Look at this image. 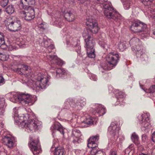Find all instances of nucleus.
<instances>
[{
	"mask_svg": "<svg viewBox=\"0 0 155 155\" xmlns=\"http://www.w3.org/2000/svg\"><path fill=\"white\" fill-rule=\"evenodd\" d=\"M106 59L108 64H105L101 68L106 70H108L112 69L111 67L109 66L112 65H116L119 60V57L118 54L115 52H111L108 54L106 57Z\"/></svg>",
	"mask_w": 155,
	"mask_h": 155,
	"instance_id": "nucleus-7",
	"label": "nucleus"
},
{
	"mask_svg": "<svg viewBox=\"0 0 155 155\" xmlns=\"http://www.w3.org/2000/svg\"><path fill=\"white\" fill-rule=\"evenodd\" d=\"M130 4L125 3L124 4V7L125 9H128L130 8Z\"/></svg>",
	"mask_w": 155,
	"mask_h": 155,
	"instance_id": "nucleus-43",
	"label": "nucleus"
},
{
	"mask_svg": "<svg viewBox=\"0 0 155 155\" xmlns=\"http://www.w3.org/2000/svg\"><path fill=\"white\" fill-rule=\"evenodd\" d=\"M78 50H79V49H81V47L80 46H78Z\"/></svg>",
	"mask_w": 155,
	"mask_h": 155,
	"instance_id": "nucleus-59",
	"label": "nucleus"
},
{
	"mask_svg": "<svg viewBox=\"0 0 155 155\" xmlns=\"http://www.w3.org/2000/svg\"><path fill=\"white\" fill-rule=\"evenodd\" d=\"M117 96L120 98H122L124 97L125 96L124 93L122 92H120L118 93H117Z\"/></svg>",
	"mask_w": 155,
	"mask_h": 155,
	"instance_id": "nucleus-40",
	"label": "nucleus"
},
{
	"mask_svg": "<svg viewBox=\"0 0 155 155\" xmlns=\"http://www.w3.org/2000/svg\"><path fill=\"white\" fill-rule=\"evenodd\" d=\"M4 104V100L0 99V115H2L4 112L3 107Z\"/></svg>",
	"mask_w": 155,
	"mask_h": 155,
	"instance_id": "nucleus-31",
	"label": "nucleus"
},
{
	"mask_svg": "<svg viewBox=\"0 0 155 155\" xmlns=\"http://www.w3.org/2000/svg\"><path fill=\"white\" fill-rule=\"evenodd\" d=\"M152 141L154 142H155V131L152 134Z\"/></svg>",
	"mask_w": 155,
	"mask_h": 155,
	"instance_id": "nucleus-48",
	"label": "nucleus"
},
{
	"mask_svg": "<svg viewBox=\"0 0 155 155\" xmlns=\"http://www.w3.org/2000/svg\"><path fill=\"white\" fill-rule=\"evenodd\" d=\"M120 127L115 122H112L108 129V133L112 136L117 138Z\"/></svg>",
	"mask_w": 155,
	"mask_h": 155,
	"instance_id": "nucleus-14",
	"label": "nucleus"
},
{
	"mask_svg": "<svg viewBox=\"0 0 155 155\" xmlns=\"http://www.w3.org/2000/svg\"><path fill=\"white\" fill-rule=\"evenodd\" d=\"M153 34L154 35H155V31H153Z\"/></svg>",
	"mask_w": 155,
	"mask_h": 155,
	"instance_id": "nucleus-60",
	"label": "nucleus"
},
{
	"mask_svg": "<svg viewBox=\"0 0 155 155\" xmlns=\"http://www.w3.org/2000/svg\"><path fill=\"white\" fill-rule=\"evenodd\" d=\"M110 155H117V153L116 151H115L111 150L110 151Z\"/></svg>",
	"mask_w": 155,
	"mask_h": 155,
	"instance_id": "nucleus-49",
	"label": "nucleus"
},
{
	"mask_svg": "<svg viewBox=\"0 0 155 155\" xmlns=\"http://www.w3.org/2000/svg\"><path fill=\"white\" fill-rule=\"evenodd\" d=\"M15 11L13 5H9L5 8L6 12L8 14L11 15Z\"/></svg>",
	"mask_w": 155,
	"mask_h": 155,
	"instance_id": "nucleus-28",
	"label": "nucleus"
},
{
	"mask_svg": "<svg viewBox=\"0 0 155 155\" xmlns=\"http://www.w3.org/2000/svg\"><path fill=\"white\" fill-rule=\"evenodd\" d=\"M130 44L132 48L137 51L136 55L137 57L140 56L144 53V51L142 49V46L141 45V42L138 38L135 37L132 38L130 41Z\"/></svg>",
	"mask_w": 155,
	"mask_h": 155,
	"instance_id": "nucleus-10",
	"label": "nucleus"
},
{
	"mask_svg": "<svg viewBox=\"0 0 155 155\" xmlns=\"http://www.w3.org/2000/svg\"><path fill=\"white\" fill-rule=\"evenodd\" d=\"M94 113L97 117H99L103 115L106 112V110L104 106L101 104L97 105Z\"/></svg>",
	"mask_w": 155,
	"mask_h": 155,
	"instance_id": "nucleus-20",
	"label": "nucleus"
},
{
	"mask_svg": "<svg viewBox=\"0 0 155 155\" xmlns=\"http://www.w3.org/2000/svg\"><path fill=\"white\" fill-rule=\"evenodd\" d=\"M57 144V141L55 140H54L53 142V145L51 149V150H52L53 148L54 147L55 148V145Z\"/></svg>",
	"mask_w": 155,
	"mask_h": 155,
	"instance_id": "nucleus-46",
	"label": "nucleus"
},
{
	"mask_svg": "<svg viewBox=\"0 0 155 155\" xmlns=\"http://www.w3.org/2000/svg\"><path fill=\"white\" fill-rule=\"evenodd\" d=\"M62 16H61L60 13L59 12L55 14L54 15V19H53V21L54 22H52V24L60 28H61L64 25V23L61 18ZM64 16L67 21H72L74 19V15L70 12L66 13Z\"/></svg>",
	"mask_w": 155,
	"mask_h": 155,
	"instance_id": "nucleus-6",
	"label": "nucleus"
},
{
	"mask_svg": "<svg viewBox=\"0 0 155 155\" xmlns=\"http://www.w3.org/2000/svg\"><path fill=\"white\" fill-rule=\"evenodd\" d=\"M24 9V10H21L20 12V14L21 16L26 21H30L34 18L35 11L38 10V9H34L32 7Z\"/></svg>",
	"mask_w": 155,
	"mask_h": 155,
	"instance_id": "nucleus-11",
	"label": "nucleus"
},
{
	"mask_svg": "<svg viewBox=\"0 0 155 155\" xmlns=\"http://www.w3.org/2000/svg\"><path fill=\"white\" fill-rule=\"evenodd\" d=\"M90 155H105V153L101 150H98V148L92 149L90 153Z\"/></svg>",
	"mask_w": 155,
	"mask_h": 155,
	"instance_id": "nucleus-22",
	"label": "nucleus"
},
{
	"mask_svg": "<svg viewBox=\"0 0 155 155\" xmlns=\"http://www.w3.org/2000/svg\"><path fill=\"white\" fill-rule=\"evenodd\" d=\"M4 22L10 31H16L21 28V21L17 18H8L4 21Z\"/></svg>",
	"mask_w": 155,
	"mask_h": 155,
	"instance_id": "nucleus-8",
	"label": "nucleus"
},
{
	"mask_svg": "<svg viewBox=\"0 0 155 155\" xmlns=\"http://www.w3.org/2000/svg\"><path fill=\"white\" fill-rule=\"evenodd\" d=\"M28 146L34 155H38L41 151L38 140H30Z\"/></svg>",
	"mask_w": 155,
	"mask_h": 155,
	"instance_id": "nucleus-13",
	"label": "nucleus"
},
{
	"mask_svg": "<svg viewBox=\"0 0 155 155\" xmlns=\"http://www.w3.org/2000/svg\"><path fill=\"white\" fill-rule=\"evenodd\" d=\"M0 56L1 58V60L3 61L6 60L8 58V56H6L0 53Z\"/></svg>",
	"mask_w": 155,
	"mask_h": 155,
	"instance_id": "nucleus-36",
	"label": "nucleus"
},
{
	"mask_svg": "<svg viewBox=\"0 0 155 155\" xmlns=\"http://www.w3.org/2000/svg\"><path fill=\"white\" fill-rule=\"evenodd\" d=\"M131 150L130 149H129V150H127L126 152H125L126 153V152H127V153H129L131 151Z\"/></svg>",
	"mask_w": 155,
	"mask_h": 155,
	"instance_id": "nucleus-55",
	"label": "nucleus"
},
{
	"mask_svg": "<svg viewBox=\"0 0 155 155\" xmlns=\"http://www.w3.org/2000/svg\"><path fill=\"white\" fill-rule=\"evenodd\" d=\"M18 108L13 109V115L15 124L21 128H25V130L28 132L38 130L41 127V123L37 120H30L28 118V116L22 114H18Z\"/></svg>",
	"mask_w": 155,
	"mask_h": 155,
	"instance_id": "nucleus-2",
	"label": "nucleus"
},
{
	"mask_svg": "<svg viewBox=\"0 0 155 155\" xmlns=\"http://www.w3.org/2000/svg\"><path fill=\"white\" fill-rule=\"evenodd\" d=\"M46 58L51 63L55 64L57 62L58 58L55 55H47Z\"/></svg>",
	"mask_w": 155,
	"mask_h": 155,
	"instance_id": "nucleus-24",
	"label": "nucleus"
},
{
	"mask_svg": "<svg viewBox=\"0 0 155 155\" xmlns=\"http://www.w3.org/2000/svg\"><path fill=\"white\" fill-rule=\"evenodd\" d=\"M150 89L151 93L155 92V85H153L150 88Z\"/></svg>",
	"mask_w": 155,
	"mask_h": 155,
	"instance_id": "nucleus-45",
	"label": "nucleus"
},
{
	"mask_svg": "<svg viewBox=\"0 0 155 155\" xmlns=\"http://www.w3.org/2000/svg\"><path fill=\"white\" fill-rule=\"evenodd\" d=\"M79 1V2L81 3H84L85 1V0H78Z\"/></svg>",
	"mask_w": 155,
	"mask_h": 155,
	"instance_id": "nucleus-54",
	"label": "nucleus"
},
{
	"mask_svg": "<svg viewBox=\"0 0 155 155\" xmlns=\"http://www.w3.org/2000/svg\"><path fill=\"white\" fill-rule=\"evenodd\" d=\"M86 104L85 99L83 98V99L78 100L77 102V106H79L81 107H82Z\"/></svg>",
	"mask_w": 155,
	"mask_h": 155,
	"instance_id": "nucleus-30",
	"label": "nucleus"
},
{
	"mask_svg": "<svg viewBox=\"0 0 155 155\" xmlns=\"http://www.w3.org/2000/svg\"><path fill=\"white\" fill-rule=\"evenodd\" d=\"M65 73L66 71L64 69L61 68H58L56 70V73L54 72H53V75L55 76L56 74V77L58 78L60 77V74H64Z\"/></svg>",
	"mask_w": 155,
	"mask_h": 155,
	"instance_id": "nucleus-25",
	"label": "nucleus"
},
{
	"mask_svg": "<svg viewBox=\"0 0 155 155\" xmlns=\"http://www.w3.org/2000/svg\"><path fill=\"white\" fill-rule=\"evenodd\" d=\"M56 68H54V67H51V69L52 70H54V69H55Z\"/></svg>",
	"mask_w": 155,
	"mask_h": 155,
	"instance_id": "nucleus-57",
	"label": "nucleus"
},
{
	"mask_svg": "<svg viewBox=\"0 0 155 155\" xmlns=\"http://www.w3.org/2000/svg\"><path fill=\"white\" fill-rule=\"evenodd\" d=\"M19 6L23 9L28 8L31 5H34L35 3V0H20Z\"/></svg>",
	"mask_w": 155,
	"mask_h": 155,
	"instance_id": "nucleus-19",
	"label": "nucleus"
},
{
	"mask_svg": "<svg viewBox=\"0 0 155 155\" xmlns=\"http://www.w3.org/2000/svg\"><path fill=\"white\" fill-rule=\"evenodd\" d=\"M97 1H98L99 2V3L101 4H102L104 2H105L107 1V0H97Z\"/></svg>",
	"mask_w": 155,
	"mask_h": 155,
	"instance_id": "nucleus-51",
	"label": "nucleus"
},
{
	"mask_svg": "<svg viewBox=\"0 0 155 155\" xmlns=\"http://www.w3.org/2000/svg\"><path fill=\"white\" fill-rule=\"evenodd\" d=\"M64 64V62L62 60L59 58H58L57 62L56 64L57 65H58L60 66H62Z\"/></svg>",
	"mask_w": 155,
	"mask_h": 155,
	"instance_id": "nucleus-37",
	"label": "nucleus"
},
{
	"mask_svg": "<svg viewBox=\"0 0 155 155\" xmlns=\"http://www.w3.org/2000/svg\"><path fill=\"white\" fill-rule=\"evenodd\" d=\"M104 7V16L109 19H112L116 21L120 20L121 17L118 12L114 10L110 3L107 1L101 4Z\"/></svg>",
	"mask_w": 155,
	"mask_h": 155,
	"instance_id": "nucleus-4",
	"label": "nucleus"
},
{
	"mask_svg": "<svg viewBox=\"0 0 155 155\" xmlns=\"http://www.w3.org/2000/svg\"><path fill=\"white\" fill-rule=\"evenodd\" d=\"M145 5L148 6L151 5L153 0H140Z\"/></svg>",
	"mask_w": 155,
	"mask_h": 155,
	"instance_id": "nucleus-32",
	"label": "nucleus"
},
{
	"mask_svg": "<svg viewBox=\"0 0 155 155\" xmlns=\"http://www.w3.org/2000/svg\"><path fill=\"white\" fill-rule=\"evenodd\" d=\"M126 42L125 41H120L118 44V47L119 49L123 51L126 48Z\"/></svg>",
	"mask_w": 155,
	"mask_h": 155,
	"instance_id": "nucleus-29",
	"label": "nucleus"
},
{
	"mask_svg": "<svg viewBox=\"0 0 155 155\" xmlns=\"http://www.w3.org/2000/svg\"><path fill=\"white\" fill-rule=\"evenodd\" d=\"M81 135V132L80 130L76 128L74 129L72 131L71 137V138L73 139V143H80L82 140V139L80 138Z\"/></svg>",
	"mask_w": 155,
	"mask_h": 155,
	"instance_id": "nucleus-17",
	"label": "nucleus"
},
{
	"mask_svg": "<svg viewBox=\"0 0 155 155\" xmlns=\"http://www.w3.org/2000/svg\"><path fill=\"white\" fill-rule=\"evenodd\" d=\"M0 155H9V153L8 154L6 152H4L1 153Z\"/></svg>",
	"mask_w": 155,
	"mask_h": 155,
	"instance_id": "nucleus-53",
	"label": "nucleus"
},
{
	"mask_svg": "<svg viewBox=\"0 0 155 155\" xmlns=\"http://www.w3.org/2000/svg\"><path fill=\"white\" fill-rule=\"evenodd\" d=\"M47 48L48 53H50L51 52H54V47L53 45H50Z\"/></svg>",
	"mask_w": 155,
	"mask_h": 155,
	"instance_id": "nucleus-34",
	"label": "nucleus"
},
{
	"mask_svg": "<svg viewBox=\"0 0 155 155\" xmlns=\"http://www.w3.org/2000/svg\"><path fill=\"white\" fill-rule=\"evenodd\" d=\"M15 71L17 73L24 75L28 79L30 78V81L27 80L25 82L28 83L31 87L36 91L45 88L48 86L49 79L48 76L40 73L35 76V81H34L33 80L34 75L31 72L30 68L28 66L22 65L21 68L15 69Z\"/></svg>",
	"mask_w": 155,
	"mask_h": 155,
	"instance_id": "nucleus-1",
	"label": "nucleus"
},
{
	"mask_svg": "<svg viewBox=\"0 0 155 155\" xmlns=\"http://www.w3.org/2000/svg\"><path fill=\"white\" fill-rule=\"evenodd\" d=\"M140 123L141 124V129L145 132H148V130L150 128L151 125L147 121L149 120V118L146 114L138 117Z\"/></svg>",
	"mask_w": 155,
	"mask_h": 155,
	"instance_id": "nucleus-12",
	"label": "nucleus"
},
{
	"mask_svg": "<svg viewBox=\"0 0 155 155\" xmlns=\"http://www.w3.org/2000/svg\"><path fill=\"white\" fill-rule=\"evenodd\" d=\"M99 139V135L98 134L91 137L88 140L87 147L91 149L97 148V142Z\"/></svg>",
	"mask_w": 155,
	"mask_h": 155,
	"instance_id": "nucleus-18",
	"label": "nucleus"
},
{
	"mask_svg": "<svg viewBox=\"0 0 155 155\" xmlns=\"http://www.w3.org/2000/svg\"><path fill=\"white\" fill-rule=\"evenodd\" d=\"M133 147V145L132 144L130 145L128 147H127L125 150V152H126L128 150L130 149L131 150L132 149V148Z\"/></svg>",
	"mask_w": 155,
	"mask_h": 155,
	"instance_id": "nucleus-47",
	"label": "nucleus"
},
{
	"mask_svg": "<svg viewBox=\"0 0 155 155\" xmlns=\"http://www.w3.org/2000/svg\"><path fill=\"white\" fill-rule=\"evenodd\" d=\"M131 30L134 32H148V29L147 25L139 20L135 21L132 23L130 27Z\"/></svg>",
	"mask_w": 155,
	"mask_h": 155,
	"instance_id": "nucleus-9",
	"label": "nucleus"
},
{
	"mask_svg": "<svg viewBox=\"0 0 155 155\" xmlns=\"http://www.w3.org/2000/svg\"><path fill=\"white\" fill-rule=\"evenodd\" d=\"M99 45L103 48H106L107 47V45L106 42L104 41H100L99 42Z\"/></svg>",
	"mask_w": 155,
	"mask_h": 155,
	"instance_id": "nucleus-35",
	"label": "nucleus"
},
{
	"mask_svg": "<svg viewBox=\"0 0 155 155\" xmlns=\"http://www.w3.org/2000/svg\"><path fill=\"white\" fill-rule=\"evenodd\" d=\"M51 130L53 135H54L53 134L56 130L59 131L63 135L64 134V128L58 122H56L53 124L51 127Z\"/></svg>",
	"mask_w": 155,
	"mask_h": 155,
	"instance_id": "nucleus-21",
	"label": "nucleus"
},
{
	"mask_svg": "<svg viewBox=\"0 0 155 155\" xmlns=\"http://www.w3.org/2000/svg\"><path fill=\"white\" fill-rule=\"evenodd\" d=\"M2 12V9H0V15H1Z\"/></svg>",
	"mask_w": 155,
	"mask_h": 155,
	"instance_id": "nucleus-58",
	"label": "nucleus"
},
{
	"mask_svg": "<svg viewBox=\"0 0 155 155\" xmlns=\"http://www.w3.org/2000/svg\"><path fill=\"white\" fill-rule=\"evenodd\" d=\"M97 120V118H94L92 117L89 116L83 123L88 124H94V123H96Z\"/></svg>",
	"mask_w": 155,
	"mask_h": 155,
	"instance_id": "nucleus-23",
	"label": "nucleus"
},
{
	"mask_svg": "<svg viewBox=\"0 0 155 155\" xmlns=\"http://www.w3.org/2000/svg\"><path fill=\"white\" fill-rule=\"evenodd\" d=\"M131 139L132 141L137 145L138 146L140 144V142L139 141V138L138 136L135 133H133L131 137Z\"/></svg>",
	"mask_w": 155,
	"mask_h": 155,
	"instance_id": "nucleus-26",
	"label": "nucleus"
},
{
	"mask_svg": "<svg viewBox=\"0 0 155 155\" xmlns=\"http://www.w3.org/2000/svg\"><path fill=\"white\" fill-rule=\"evenodd\" d=\"M64 150L60 147L55 148V149L54 155H64Z\"/></svg>",
	"mask_w": 155,
	"mask_h": 155,
	"instance_id": "nucleus-27",
	"label": "nucleus"
},
{
	"mask_svg": "<svg viewBox=\"0 0 155 155\" xmlns=\"http://www.w3.org/2000/svg\"><path fill=\"white\" fill-rule=\"evenodd\" d=\"M86 24L87 28L91 32L96 33L98 32L99 28L95 20L89 18L87 19Z\"/></svg>",
	"mask_w": 155,
	"mask_h": 155,
	"instance_id": "nucleus-15",
	"label": "nucleus"
},
{
	"mask_svg": "<svg viewBox=\"0 0 155 155\" xmlns=\"http://www.w3.org/2000/svg\"><path fill=\"white\" fill-rule=\"evenodd\" d=\"M139 155H151L150 154H144L143 153H141Z\"/></svg>",
	"mask_w": 155,
	"mask_h": 155,
	"instance_id": "nucleus-56",
	"label": "nucleus"
},
{
	"mask_svg": "<svg viewBox=\"0 0 155 155\" xmlns=\"http://www.w3.org/2000/svg\"><path fill=\"white\" fill-rule=\"evenodd\" d=\"M2 142L9 148H12L15 145V138L10 136H4Z\"/></svg>",
	"mask_w": 155,
	"mask_h": 155,
	"instance_id": "nucleus-16",
	"label": "nucleus"
},
{
	"mask_svg": "<svg viewBox=\"0 0 155 155\" xmlns=\"http://www.w3.org/2000/svg\"><path fill=\"white\" fill-rule=\"evenodd\" d=\"M147 138V136L145 134H143L142 136V139L143 141H145Z\"/></svg>",
	"mask_w": 155,
	"mask_h": 155,
	"instance_id": "nucleus-50",
	"label": "nucleus"
},
{
	"mask_svg": "<svg viewBox=\"0 0 155 155\" xmlns=\"http://www.w3.org/2000/svg\"><path fill=\"white\" fill-rule=\"evenodd\" d=\"M90 79L94 81H96L97 80V77L96 75L93 74H91L90 76Z\"/></svg>",
	"mask_w": 155,
	"mask_h": 155,
	"instance_id": "nucleus-42",
	"label": "nucleus"
},
{
	"mask_svg": "<svg viewBox=\"0 0 155 155\" xmlns=\"http://www.w3.org/2000/svg\"><path fill=\"white\" fill-rule=\"evenodd\" d=\"M0 35H2L0 33Z\"/></svg>",
	"mask_w": 155,
	"mask_h": 155,
	"instance_id": "nucleus-61",
	"label": "nucleus"
},
{
	"mask_svg": "<svg viewBox=\"0 0 155 155\" xmlns=\"http://www.w3.org/2000/svg\"><path fill=\"white\" fill-rule=\"evenodd\" d=\"M8 0H1L0 2V5L2 7H5L8 4Z\"/></svg>",
	"mask_w": 155,
	"mask_h": 155,
	"instance_id": "nucleus-33",
	"label": "nucleus"
},
{
	"mask_svg": "<svg viewBox=\"0 0 155 155\" xmlns=\"http://www.w3.org/2000/svg\"><path fill=\"white\" fill-rule=\"evenodd\" d=\"M25 45V41L22 40L20 41V45Z\"/></svg>",
	"mask_w": 155,
	"mask_h": 155,
	"instance_id": "nucleus-52",
	"label": "nucleus"
},
{
	"mask_svg": "<svg viewBox=\"0 0 155 155\" xmlns=\"http://www.w3.org/2000/svg\"><path fill=\"white\" fill-rule=\"evenodd\" d=\"M83 36L86 43L85 47L86 49L88 56L91 58L95 57V50L94 48L95 44L93 38L87 33V31H84L83 32Z\"/></svg>",
	"mask_w": 155,
	"mask_h": 155,
	"instance_id": "nucleus-3",
	"label": "nucleus"
},
{
	"mask_svg": "<svg viewBox=\"0 0 155 155\" xmlns=\"http://www.w3.org/2000/svg\"><path fill=\"white\" fill-rule=\"evenodd\" d=\"M13 97L16 100H18L22 105L25 106L32 105L35 101V96H30L28 94L22 93L17 95L14 94Z\"/></svg>",
	"mask_w": 155,
	"mask_h": 155,
	"instance_id": "nucleus-5",
	"label": "nucleus"
},
{
	"mask_svg": "<svg viewBox=\"0 0 155 155\" xmlns=\"http://www.w3.org/2000/svg\"><path fill=\"white\" fill-rule=\"evenodd\" d=\"M48 42L49 41L48 40L43 41L42 45H43L45 48H47L49 46Z\"/></svg>",
	"mask_w": 155,
	"mask_h": 155,
	"instance_id": "nucleus-41",
	"label": "nucleus"
},
{
	"mask_svg": "<svg viewBox=\"0 0 155 155\" xmlns=\"http://www.w3.org/2000/svg\"><path fill=\"white\" fill-rule=\"evenodd\" d=\"M5 83V80L3 78L2 76H0V84H3Z\"/></svg>",
	"mask_w": 155,
	"mask_h": 155,
	"instance_id": "nucleus-44",
	"label": "nucleus"
},
{
	"mask_svg": "<svg viewBox=\"0 0 155 155\" xmlns=\"http://www.w3.org/2000/svg\"><path fill=\"white\" fill-rule=\"evenodd\" d=\"M5 43L3 36L2 35H0V46L3 45Z\"/></svg>",
	"mask_w": 155,
	"mask_h": 155,
	"instance_id": "nucleus-39",
	"label": "nucleus"
},
{
	"mask_svg": "<svg viewBox=\"0 0 155 155\" xmlns=\"http://www.w3.org/2000/svg\"><path fill=\"white\" fill-rule=\"evenodd\" d=\"M38 27L39 28V29L41 30V31L44 30L45 29L44 25V24L42 23H41L40 24L38 23Z\"/></svg>",
	"mask_w": 155,
	"mask_h": 155,
	"instance_id": "nucleus-38",
	"label": "nucleus"
}]
</instances>
